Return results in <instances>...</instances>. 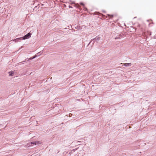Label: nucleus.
Listing matches in <instances>:
<instances>
[{
    "label": "nucleus",
    "mask_w": 156,
    "mask_h": 156,
    "mask_svg": "<svg viewBox=\"0 0 156 156\" xmlns=\"http://www.w3.org/2000/svg\"><path fill=\"white\" fill-rule=\"evenodd\" d=\"M103 12H104V13L105 12V11H104V10H103Z\"/></svg>",
    "instance_id": "nucleus-13"
},
{
    "label": "nucleus",
    "mask_w": 156,
    "mask_h": 156,
    "mask_svg": "<svg viewBox=\"0 0 156 156\" xmlns=\"http://www.w3.org/2000/svg\"><path fill=\"white\" fill-rule=\"evenodd\" d=\"M37 56L36 55H35L34 57H33V58H30V59H34V58H36V57Z\"/></svg>",
    "instance_id": "nucleus-8"
},
{
    "label": "nucleus",
    "mask_w": 156,
    "mask_h": 156,
    "mask_svg": "<svg viewBox=\"0 0 156 156\" xmlns=\"http://www.w3.org/2000/svg\"><path fill=\"white\" fill-rule=\"evenodd\" d=\"M22 48V47H21L20 48H20Z\"/></svg>",
    "instance_id": "nucleus-17"
},
{
    "label": "nucleus",
    "mask_w": 156,
    "mask_h": 156,
    "mask_svg": "<svg viewBox=\"0 0 156 156\" xmlns=\"http://www.w3.org/2000/svg\"><path fill=\"white\" fill-rule=\"evenodd\" d=\"M84 9L85 10L87 11V9L86 7H84Z\"/></svg>",
    "instance_id": "nucleus-10"
},
{
    "label": "nucleus",
    "mask_w": 156,
    "mask_h": 156,
    "mask_svg": "<svg viewBox=\"0 0 156 156\" xmlns=\"http://www.w3.org/2000/svg\"><path fill=\"white\" fill-rule=\"evenodd\" d=\"M77 8H79L80 7V5H77V6H76Z\"/></svg>",
    "instance_id": "nucleus-11"
},
{
    "label": "nucleus",
    "mask_w": 156,
    "mask_h": 156,
    "mask_svg": "<svg viewBox=\"0 0 156 156\" xmlns=\"http://www.w3.org/2000/svg\"><path fill=\"white\" fill-rule=\"evenodd\" d=\"M132 64L130 63H125L123 64V66L126 67L130 66Z\"/></svg>",
    "instance_id": "nucleus-4"
},
{
    "label": "nucleus",
    "mask_w": 156,
    "mask_h": 156,
    "mask_svg": "<svg viewBox=\"0 0 156 156\" xmlns=\"http://www.w3.org/2000/svg\"><path fill=\"white\" fill-rule=\"evenodd\" d=\"M94 40L96 41H98L100 40V37H96L95 38L92 39L91 41L90 42L89 44L92 42V44H93L94 43V41H92Z\"/></svg>",
    "instance_id": "nucleus-3"
},
{
    "label": "nucleus",
    "mask_w": 156,
    "mask_h": 156,
    "mask_svg": "<svg viewBox=\"0 0 156 156\" xmlns=\"http://www.w3.org/2000/svg\"><path fill=\"white\" fill-rule=\"evenodd\" d=\"M69 8H72V7H71V6H69Z\"/></svg>",
    "instance_id": "nucleus-14"
},
{
    "label": "nucleus",
    "mask_w": 156,
    "mask_h": 156,
    "mask_svg": "<svg viewBox=\"0 0 156 156\" xmlns=\"http://www.w3.org/2000/svg\"><path fill=\"white\" fill-rule=\"evenodd\" d=\"M108 16H110V15H108Z\"/></svg>",
    "instance_id": "nucleus-16"
},
{
    "label": "nucleus",
    "mask_w": 156,
    "mask_h": 156,
    "mask_svg": "<svg viewBox=\"0 0 156 156\" xmlns=\"http://www.w3.org/2000/svg\"><path fill=\"white\" fill-rule=\"evenodd\" d=\"M43 52V51H41L40 52H39L38 53H37V54L38 56H39L41 54H42Z\"/></svg>",
    "instance_id": "nucleus-7"
},
{
    "label": "nucleus",
    "mask_w": 156,
    "mask_h": 156,
    "mask_svg": "<svg viewBox=\"0 0 156 156\" xmlns=\"http://www.w3.org/2000/svg\"><path fill=\"white\" fill-rule=\"evenodd\" d=\"M14 72L13 71H10L9 72V76H12L14 75Z\"/></svg>",
    "instance_id": "nucleus-5"
},
{
    "label": "nucleus",
    "mask_w": 156,
    "mask_h": 156,
    "mask_svg": "<svg viewBox=\"0 0 156 156\" xmlns=\"http://www.w3.org/2000/svg\"><path fill=\"white\" fill-rule=\"evenodd\" d=\"M81 5H82L83 6H84V4L83 2H81L80 3Z\"/></svg>",
    "instance_id": "nucleus-9"
},
{
    "label": "nucleus",
    "mask_w": 156,
    "mask_h": 156,
    "mask_svg": "<svg viewBox=\"0 0 156 156\" xmlns=\"http://www.w3.org/2000/svg\"><path fill=\"white\" fill-rule=\"evenodd\" d=\"M76 150V149H73V151H75Z\"/></svg>",
    "instance_id": "nucleus-12"
},
{
    "label": "nucleus",
    "mask_w": 156,
    "mask_h": 156,
    "mask_svg": "<svg viewBox=\"0 0 156 156\" xmlns=\"http://www.w3.org/2000/svg\"><path fill=\"white\" fill-rule=\"evenodd\" d=\"M111 16H112V17L113 16V15H111Z\"/></svg>",
    "instance_id": "nucleus-15"
},
{
    "label": "nucleus",
    "mask_w": 156,
    "mask_h": 156,
    "mask_svg": "<svg viewBox=\"0 0 156 156\" xmlns=\"http://www.w3.org/2000/svg\"><path fill=\"white\" fill-rule=\"evenodd\" d=\"M31 34L30 33H29L24 36L21 37V38L22 40H25L28 39L31 37Z\"/></svg>",
    "instance_id": "nucleus-1"
},
{
    "label": "nucleus",
    "mask_w": 156,
    "mask_h": 156,
    "mask_svg": "<svg viewBox=\"0 0 156 156\" xmlns=\"http://www.w3.org/2000/svg\"><path fill=\"white\" fill-rule=\"evenodd\" d=\"M40 144H41V143L39 141H35L33 142H31L30 144L29 143L28 145H29V146H30V144L31 145L33 146L34 145H37Z\"/></svg>",
    "instance_id": "nucleus-2"
},
{
    "label": "nucleus",
    "mask_w": 156,
    "mask_h": 156,
    "mask_svg": "<svg viewBox=\"0 0 156 156\" xmlns=\"http://www.w3.org/2000/svg\"><path fill=\"white\" fill-rule=\"evenodd\" d=\"M22 40L21 39V37L19 38H17L16 39H14L13 40V41H15V42H18L19 41Z\"/></svg>",
    "instance_id": "nucleus-6"
}]
</instances>
